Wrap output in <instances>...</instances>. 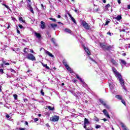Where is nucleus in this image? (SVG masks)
Instances as JSON below:
<instances>
[{"label": "nucleus", "mask_w": 130, "mask_h": 130, "mask_svg": "<svg viewBox=\"0 0 130 130\" xmlns=\"http://www.w3.org/2000/svg\"><path fill=\"white\" fill-rule=\"evenodd\" d=\"M112 71L113 73L115 74V77L117 78L118 80L119 81V83L121 85L122 88L125 90V91H126V88H125V86L124 85V81H123V79L121 78V75L117 72V70L115 69L114 67H112Z\"/></svg>", "instance_id": "f257e3e1"}, {"label": "nucleus", "mask_w": 130, "mask_h": 130, "mask_svg": "<svg viewBox=\"0 0 130 130\" xmlns=\"http://www.w3.org/2000/svg\"><path fill=\"white\" fill-rule=\"evenodd\" d=\"M23 55L25 57V58H27V59H29V60H32L34 61V60H36V58H35V56L34 55L31 54V53H23Z\"/></svg>", "instance_id": "f03ea898"}, {"label": "nucleus", "mask_w": 130, "mask_h": 130, "mask_svg": "<svg viewBox=\"0 0 130 130\" xmlns=\"http://www.w3.org/2000/svg\"><path fill=\"white\" fill-rule=\"evenodd\" d=\"M81 24L83 26V27H84V28L85 29H86V30H89L90 29V26L89 25V24L88 23H87V22H86V21H82L81 22Z\"/></svg>", "instance_id": "7ed1b4c3"}, {"label": "nucleus", "mask_w": 130, "mask_h": 130, "mask_svg": "<svg viewBox=\"0 0 130 130\" xmlns=\"http://www.w3.org/2000/svg\"><path fill=\"white\" fill-rule=\"evenodd\" d=\"M76 78H77V79H78V80H79L82 83V85H83V87H84V88H86V87H87L88 86L86 84V83L84 82V80H83V79H82V78H81L80 77V76H79V75H77Z\"/></svg>", "instance_id": "20e7f679"}, {"label": "nucleus", "mask_w": 130, "mask_h": 130, "mask_svg": "<svg viewBox=\"0 0 130 130\" xmlns=\"http://www.w3.org/2000/svg\"><path fill=\"white\" fill-rule=\"evenodd\" d=\"M59 119V117L56 116H54L50 118L51 121H53V122L58 121Z\"/></svg>", "instance_id": "39448f33"}, {"label": "nucleus", "mask_w": 130, "mask_h": 130, "mask_svg": "<svg viewBox=\"0 0 130 130\" xmlns=\"http://www.w3.org/2000/svg\"><path fill=\"white\" fill-rule=\"evenodd\" d=\"M63 63L65 67L66 68L67 70H68V71H69V72H72V69L70 68L69 65H68L66 60H63Z\"/></svg>", "instance_id": "423d86ee"}, {"label": "nucleus", "mask_w": 130, "mask_h": 130, "mask_svg": "<svg viewBox=\"0 0 130 130\" xmlns=\"http://www.w3.org/2000/svg\"><path fill=\"white\" fill-rule=\"evenodd\" d=\"M120 61V64L122 67H123V66H126V61L125 60L122 59H119Z\"/></svg>", "instance_id": "0eeeda50"}, {"label": "nucleus", "mask_w": 130, "mask_h": 130, "mask_svg": "<svg viewBox=\"0 0 130 130\" xmlns=\"http://www.w3.org/2000/svg\"><path fill=\"white\" fill-rule=\"evenodd\" d=\"M103 112L104 115L106 116V117H107L108 118H110V116H109V114H108V112H107V110H106V109L103 110Z\"/></svg>", "instance_id": "6e6552de"}, {"label": "nucleus", "mask_w": 130, "mask_h": 130, "mask_svg": "<svg viewBox=\"0 0 130 130\" xmlns=\"http://www.w3.org/2000/svg\"><path fill=\"white\" fill-rule=\"evenodd\" d=\"M50 26L51 27V28H52V29H53V30H55V28L57 27V24L51 23L50 24Z\"/></svg>", "instance_id": "1a4fd4ad"}, {"label": "nucleus", "mask_w": 130, "mask_h": 130, "mask_svg": "<svg viewBox=\"0 0 130 130\" xmlns=\"http://www.w3.org/2000/svg\"><path fill=\"white\" fill-rule=\"evenodd\" d=\"M121 126L122 127L123 130H128V129L126 127V126L123 123H121Z\"/></svg>", "instance_id": "9d476101"}, {"label": "nucleus", "mask_w": 130, "mask_h": 130, "mask_svg": "<svg viewBox=\"0 0 130 130\" xmlns=\"http://www.w3.org/2000/svg\"><path fill=\"white\" fill-rule=\"evenodd\" d=\"M45 53L46 54H47V55H49V56H50V57H54L53 55H52L51 53H50L49 51L47 50H45Z\"/></svg>", "instance_id": "9b49d317"}, {"label": "nucleus", "mask_w": 130, "mask_h": 130, "mask_svg": "<svg viewBox=\"0 0 130 130\" xmlns=\"http://www.w3.org/2000/svg\"><path fill=\"white\" fill-rule=\"evenodd\" d=\"M89 123H90V122L89 121V120H88V119L85 118L84 122V125L87 126V124H89Z\"/></svg>", "instance_id": "f8f14e48"}, {"label": "nucleus", "mask_w": 130, "mask_h": 130, "mask_svg": "<svg viewBox=\"0 0 130 130\" xmlns=\"http://www.w3.org/2000/svg\"><path fill=\"white\" fill-rule=\"evenodd\" d=\"M84 49L85 50V52L87 53L88 55H90V54H91V52H90V50L88 48H86L84 46Z\"/></svg>", "instance_id": "ddd939ff"}, {"label": "nucleus", "mask_w": 130, "mask_h": 130, "mask_svg": "<svg viewBox=\"0 0 130 130\" xmlns=\"http://www.w3.org/2000/svg\"><path fill=\"white\" fill-rule=\"evenodd\" d=\"M41 28L42 29H45V22L44 21L41 22Z\"/></svg>", "instance_id": "4468645a"}, {"label": "nucleus", "mask_w": 130, "mask_h": 130, "mask_svg": "<svg viewBox=\"0 0 130 130\" xmlns=\"http://www.w3.org/2000/svg\"><path fill=\"white\" fill-rule=\"evenodd\" d=\"M99 101L100 102V103H101V104H102L104 106L105 105V104H106V101H105L104 100H103V99H99Z\"/></svg>", "instance_id": "2eb2a0df"}, {"label": "nucleus", "mask_w": 130, "mask_h": 130, "mask_svg": "<svg viewBox=\"0 0 130 130\" xmlns=\"http://www.w3.org/2000/svg\"><path fill=\"white\" fill-rule=\"evenodd\" d=\"M111 62H112V63H113L114 64V66H118V63L117 62H116V61H115V60H114V59H111Z\"/></svg>", "instance_id": "dca6fc26"}, {"label": "nucleus", "mask_w": 130, "mask_h": 130, "mask_svg": "<svg viewBox=\"0 0 130 130\" xmlns=\"http://www.w3.org/2000/svg\"><path fill=\"white\" fill-rule=\"evenodd\" d=\"M122 18V17H121V16L119 15L115 17L116 20H117V21H120V20H121Z\"/></svg>", "instance_id": "f3484780"}, {"label": "nucleus", "mask_w": 130, "mask_h": 130, "mask_svg": "<svg viewBox=\"0 0 130 130\" xmlns=\"http://www.w3.org/2000/svg\"><path fill=\"white\" fill-rule=\"evenodd\" d=\"M100 46H101V47H102V48H103L104 49H105V48H106V46L105 45V44H104V43H101Z\"/></svg>", "instance_id": "a211bd4d"}, {"label": "nucleus", "mask_w": 130, "mask_h": 130, "mask_svg": "<svg viewBox=\"0 0 130 130\" xmlns=\"http://www.w3.org/2000/svg\"><path fill=\"white\" fill-rule=\"evenodd\" d=\"M65 32H66L67 33H69L70 34H71V33H72V30H71V29H69V28H66L64 29Z\"/></svg>", "instance_id": "6ab92c4d"}, {"label": "nucleus", "mask_w": 130, "mask_h": 130, "mask_svg": "<svg viewBox=\"0 0 130 130\" xmlns=\"http://www.w3.org/2000/svg\"><path fill=\"white\" fill-rule=\"evenodd\" d=\"M115 97L117 98V99H119V100H122V96L121 95H116Z\"/></svg>", "instance_id": "aec40b11"}, {"label": "nucleus", "mask_w": 130, "mask_h": 130, "mask_svg": "<svg viewBox=\"0 0 130 130\" xmlns=\"http://www.w3.org/2000/svg\"><path fill=\"white\" fill-rule=\"evenodd\" d=\"M23 51H24V53H26V54H27L28 52H29V50H28V48H25L23 49Z\"/></svg>", "instance_id": "412c9836"}, {"label": "nucleus", "mask_w": 130, "mask_h": 130, "mask_svg": "<svg viewBox=\"0 0 130 130\" xmlns=\"http://www.w3.org/2000/svg\"><path fill=\"white\" fill-rule=\"evenodd\" d=\"M28 8L29 9L30 12H31L32 14H34V11H33V8H32V7H31V5H29Z\"/></svg>", "instance_id": "4be33fe9"}, {"label": "nucleus", "mask_w": 130, "mask_h": 130, "mask_svg": "<svg viewBox=\"0 0 130 130\" xmlns=\"http://www.w3.org/2000/svg\"><path fill=\"white\" fill-rule=\"evenodd\" d=\"M84 128H85L86 130H93V128L92 127L87 128V126L84 125Z\"/></svg>", "instance_id": "5701e85b"}, {"label": "nucleus", "mask_w": 130, "mask_h": 130, "mask_svg": "<svg viewBox=\"0 0 130 130\" xmlns=\"http://www.w3.org/2000/svg\"><path fill=\"white\" fill-rule=\"evenodd\" d=\"M35 34H36V37H37V38H39V39L41 38V35H40V34L36 32Z\"/></svg>", "instance_id": "b1692460"}, {"label": "nucleus", "mask_w": 130, "mask_h": 130, "mask_svg": "<svg viewBox=\"0 0 130 130\" xmlns=\"http://www.w3.org/2000/svg\"><path fill=\"white\" fill-rule=\"evenodd\" d=\"M46 108H48V109H49V110H52V111H53V110H54V108H52L50 106H47Z\"/></svg>", "instance_id": "393cba45"}, {"label": "nucleus", "mask_w": 130, "mask_h": 130, "mask_svg": "<svg viewBox=\"0 0 130 130\" xmlns=\"http://www.w3.org/2000/svg\"><path fill=\"white\" fill-rule=\"evenodd\" d=\"M109 86L111 89H113V86H112V84L111 83V81H109Z\"/></svg>", "instance_id": "a878e982"}, {"label": "nucleus", "mask_w": 130, "mask_h": 130, "mask_svg": "<svg viewBox=\"0 0 130 130\" xmlns=\"http://www.w3.org/2000/svg\"><path fill=\"white\" fill-rule=\"evenodd\" d=\"M42 64L43 66L44 67V68H46V69H47V70H49V67H48V66H47V64H44L43 63H42Z\"/></svg>", "instance_id": "bb28decb"}, {"label": "nucleus", "mask_w": 130, "mask_h": 130, "mask_svg": "<svg viewBox=\"0 0 130 130\" xmlns=\"http://www.w3.org/2000/svg\"><path fill=\"white\" fill-rule=\"evenodd\" d=\"M3 6H4V7H5V8H6V9H8V10H10V11H11V9L10 8V7L9 6H8L7 5L5 4H2Z\"/></svg>", "instance_id": "cd10ccee"}, {"label": "nucleus", "mask_w": 130, "mask_h": 130, "mask_svg": "<svg viewBox=\"0 0 130 130\" xmlns=\"http://www.w3.org/2000/svg\"><path fill=\"white\" fill-rule=\"evenodd\" d=\"M111 48H112L111 46H106L105 49H106L107 50H109V49H111Z\"/></svg>", "instance_id": "c85d7f7f"}, {"label": "nucleus", "mask_w": 130, "mask_h": 130, "mask_svg": "<svg viewBox=\"0 0 130 130\" xmlns=\"http://www.w3.org/2000/svg\"><path fill=\"white\" fill-rule=\"evenodd\" d=\"M19 20L21 23H25V21L23 20V18L19 17Z\"/></svg>", "instance_id": "c756f323"}, {"label": "nucleus", "mask_w": 130, "mask_h": 130, "mask_svg": "<svg viewBox=\"0 0 130 130\" xmlns=\"http://www.w3.org/2000/svg\"><path fill=\"white\" fill-rule=\"evenodd\" d=\"M13 97L15 99V100H18V95L16 94H13Z\"/></svg>", "instance_id": "7c9ffc66"}, {"label": "nucleus", "mask_w": 130, "mask_h": 130, "mask_svg": "<svg viewBox=\"0 0 130 130\" xmlns=\"http://www.w3.org/2000/svg\"><path fill=\"white\" fill-rule=\"evenodd\" d=\"M107 109H110V106H108V105H107L106 104L104 106Z\"/></svg>", "instance_id": "2f4dec72"}, {"label": "nucleus", "mask_w": 130, "mask_h": 130, "mask_svg": "<svg viewBox=\"0 0 130 130\" xmlns=\"http://www.w3.org/2000/svg\"><path fill=\"white\" fill-rule=\"evenodd\" d=\"M71 19L75 24H77V22L74 17H72Z\"/></svg>", "instance_id": "473e14b6"}, {"label": "nucleus", "mask_w": 130, "mask_h": 130, "mask_svg": "<svg viewBox=\"0 0 130 130\" xmlns=\"http://www.w3.org/2000/svg\"><path fill=\"white\" fill-rule=\"evenodd\" d=\"M49 20H51L53 22H56V19L51 18V17L49 18Z\"/></svg>", "instance_id": "72a5a7b5"}, {"label": "nucleus", "mask_w": 130, "mask_h": 130, "mask_svg": "<svg viewBox=\"0 0 130 130\" xmlns=\"http://www.w3.org/2000/svg\"><path fill=\"white\" fill-rule=\"evenodd\" d=\"M18 26L20 28V29H23L24 28V26H23V25H22V24H19Z\"/></svg>", "instance_id": "f704fd0d"}, {"label": "nucleus", "mask_w": 130, "mask_h": 130, "mask_svg": "<svg viewBox=\"0 0 130 130\" xmlns=\"http://www.w3.org/2000/svg\"><path fill=\"white\" fill-rule=\"evenodd\" d=\"M106 9H108V8H110V5L109 4H107L106 6H105Z\"/></svg>", "instance_id": "c9c22d12"}, {"label": "nucleus", "mask_w": 130, "mask_h": 130, "mask_svg": "<svg viewBox=\"0 0 130 130\" xmlns=\"http://www.w3.org/2000/svg\"><path fill=\"white\" fill-rule=\"evenodd\" d=\"M51 41L52 42H53V43H54V44H55V45H56V44L55 43V41H54V39H52Z\"/></svg>", "instance_id": "e433bc0d"}, {"label": "nucleus", "mask_w": 130, "mask_h": 130, "mask_svg": "<svg viewBox=\"0 0 130 130\" xmlns=\"http://www.w3.org/2000/svg\"><path fill=\"white\" fill-rule=\"evenodd\" d=\"M47 35V37H48V38H50V37H51V36H50V35H49V32H47L46 33Z\"/></svg>", "instance_id": "4c0bfd02"}, {"label": "nucleus", "mask_w": 130, "mask_h": 130, "mask_svg": "<svg viewBox=\"0 0 130 130\" xmlns=\"http://www.w3.org/2000/svg\"><path fill=\"white\" fill-rule=\"evenodd\" d=\"M100 127H101V125H96L95 126V128H100Z\"/></svg>", "instance_id": "58836bf2"}, {"label": "nucleus", "mask_w": 130, "mask_h": 130, "mask_svg": "<svg viewBox=\"0 0 130 130\" xmlns=\"http://www.w3.org/2000/svg\"><path fill=\"white\" fill-rule=\"evenodd\" d=\"M41 93L42 96H44V92H43V90L42 89L41 90Z\"/></svg>", "instance_id": "ea45409f"}, {"label": "nucleus", "mask_w": 130, "mask_h": 130, "mask_svg": "<svg viewBox=\"0 0 130 130\" xmlns=\"http://www.w3.org/2000/svg\"><path fill=\"white\" fill-rule=\"evenodd\" d=\"M121 103L124 104V105H125V101H124V100H121Z\"/></svg>", "instance_id": "a19ab883"}, {"label": "nucleus", "mask_w": 130, "mask_h": 130, "mask_svg": "<svg viewBox=\"0 0 130 130\" xmlns=\"http://www.w3.org/2000/svg\"><path fill=\"white\" fill-rule=\"evenodd\" d=\"M10 71L11 73H16V71L14 69H10Z\"/></svg>", "instance_id": "79ce46f5"}, {"label": "nucleus", "mask_w": 130, "mask_h": 130, "mask_svg": "<svg viewBox=\"0 0 130 130\" xmlns=\"http://www.w3.org/2000/svg\"><path fill=\"white\" fill-rule=\"evenodd\" d=\"M110 22V21H109V20H107V21H106V23H105V25H108V24H109Z\"/></svg>", "instance_id": "37998d69"}, {"label": "nucleus", "mask_w": 130, "mask_h": 130, "mask_svg": "<svg viewBox=\"0 0 130 130\" xmlns=\"http://www.w3.org/2000/svg\"><path fill=\"white\" fill-rule=\"evenodd\" d=\"M94 120H95V121H99V119L98 118L95 117V118H94Z\"/></svg>", "instance_id": "c03bdc74"}, {"label": "nucleus", "mask_w": 130, "mask_h": 130, "mask_svg": "<svg viewBox=\"0 0 130 130\" xmlns=\"http://www.w3.org/2000/svg\"><path fill=\"white\" fill-rule=\"evenodd\" d=\"M19 8H22V7H23V4L22 3L20 4V2H19Z\"/></svg>", "instance_id": "a18cd8bd"}, {"label": "nucleus", "mask_w": 130, "mask_h": 130, "mask_svg": "<svg viewBox=\"0 0 130 130\" xmlns=\"http://www.w3.org/2000/svg\"><path fill=\"white\" fill-rule=\"evenodd\" d=\"M34 121H35V122H37V121H38V118H35Z\"/></svg>", "instance_id": "49530a36"}, {"label": "nucleus", "mask_w": 130, "mask_h": 130, "mask_svg": "<svg viewBox=\"0 0 130 130\" xmlns=\"http://www.w3.org/2000/svg\"><path fill=\"white\" fill-rule=\"evenodd\" d=\"M0 73H1L2 74H4V70L0 69Z\"/></svg>", "instance_id": "de8ad7c7"}, {"label": "nucleus", "mask_w": 130, "mask_h": 130, "mask_svg": "<svg viewBox=\"0 0 130 130\" xmlns=\"http://www.w3.org/2000/svg\"><path fill=\"white\" fill-rule=\"evenodd\" d=\"M68 16H69L70 18H71V19L73 17V16H72V15H71V14L68 13Z\"/></svg>", "instance_id": "09e8293b"}, {"label": "nucleus", "mask_w": 130, "mask_h": 130, "mask_svg": "<svg viewBox=\"0 0 130 130\" xmlns=\"http://www.w3.org/2000/svg\"><path fill=\"white\" fill-rule=\"evenodd\" d=\"M102 120H103L104 121H107V119L104 118V119H102Z\"/></svg>", "instance_id": "8fccbe9b"}, {"label": "nucleus", "mask_w": 130, "mask_h": 130, "mask_svg": "<svg viewBox=\"0 0 130 130\" xmlns=\"http://www.w3.org/2000/svg\"><path fill=\"white\" fill-rule=\"evenodd\" d=\"M107 34H108V35H110V36H111V32H110V31L108 32H107Z\"/></svg>", "instance_id": "3c124183"}, {"label": "nucleus", "mask_w": 130, "mask_h": 130, "mask_svg": "<svg viewBox=\"0 0 130 130\" xmlns=\"http://www.w3.org/2000/svg\"><path fill=\"white\" fill-rule=\"evenodd\" d=\"M6 117H7V118H10V115H9V114H7Z\"/></svg>", "instance_id": "603ef678"}, {"label": "nucleus", "mask_w": 130, "mask_h": 130, "mask_svg": "<svg viewBox=\"0 0 130 130\" xmlns=\"http://www.w3.org/2000/svg\"><path fill=\"white\" fill-rule=\"evenodd\" d=\"M19 130H26L25 128H19Z\"/></svg>", "instance_id": "864d4df0"}, {"label": "nucleus", "mask_w": 130, "mask_h": 130, "mask_svg": "<svg viewBox=\"0 0 130 130\" xmlns=\"http://www.w3.org/2000/svg\"><path fill=\"white\" fill-rule=\"evenodd\" d=\"M19 4H22L24 5V1H21L20 2H19Z\"/></svg>", "instance_id": "5fc2aeb1"}, {"label": "nucleus", "mask_w": 130, "mask_h": 130, "mask_svg": "<svg viewBox=\"0 0 130 130\" xmlns=\"http://www.w3.org/2000/svg\"><path fill=\"white\" fill-rule=\"evenodd\" d=\"M11 26L8 24L7 26V29H9L10 28Z\"/></svg>", "instance_id": "6e6d98bb"}, {"label": "nucleus", "mask_w": 130, "mask_h": 130, "mask_svg": "<svg viewBox=\"0 0 130 130\" xmlns=\"http://www.w3.org/2000/svg\"><path fill=\"white\" fill-rule=\"evenodd\" d=\"M73 95H74V96H75L76 97H78V95H77V94L75 93H73Z\"/></svg>", "instance_id": "4d7b16f0"}, {"label": "nucleus", "mask_w": 130, "mask_h": 130, "mask_svg": "<svg viewBox=\"0 0 130 130\" xmlns=\"http://www.w3.org/2000/svg\"><path fill=\"white\" fill-rule=\"evenodd\" d=\"M118 3L119 4H121V1L120 0H118Z\"/></svg>", "instance_id": "13d9d810"}, {"label": "nucleus", "mask_w": 130, "mask_h": 130, "mask_svg": "<svg viewBox=\"0 0 130 130\" xmlns=\"http://www.w3.org/2000/svg\"><path fill=\"white\" fill-rule=\"evenodd\" d=\"M103 3H104V4H106V0H102Z\"/></svg>", "instance_id": "bf43d9fd"}, {"label": "nucleus", "mask_w": 130, "mask_h": 130, "mask_svg": "<svg viewBox=\"0 0 130 130\" xmlns=\"http://www.w3.org/2000/svg\"><path fill=\"white\" fill-rule=\"evenodd\" d=\"M122 55H123V56H125L126 55V54L125 53H124L122 54Z\"/></svg>", "instance_id": "052dcab7"}, {"label": "nucleus", "mask_w": 130, "mask_h": 130, "mask_svg": "<svg viewBox=\"0 0 130 130\" xmlns=\"http://www.w3.org/2000/svg\"><path fill=\"white\" fill-rule=\"evenodd\" d=\"M5 65L6 66H10V63H8V62L5 63Z\"/></svg>", "instance_id": "680f3d73"}, {"label": "nucleus", "mask_w": 130, "mask_h": 130, "mask_svg": "<svg viewBox=\"0 0 130 130\" xmlns=\"http://www.w3.org/2000/svg\"><path fill=\"white\" fill-rule=\"evenodd\" d=\"M127 9H128V10H130V5H128L127 6Z\"/></svg>", "instance_id": "e2e57ef3"}, {"label": "nucleus", "mask_w": 130, "mask_h": 130, "mask_svg": "<svg viewBox=\"0 0 130 130\" xmlns=\"http://www.w3.org/2000/svg\"><path fill=\"white\" fill-rule=\"evenodd\" d=\"M17 33H18V34H20L21 33V32H20V30L17 29Z\"/></svg>", "instance_id": "0e129e2a"}, {"label": "nucleus", "mask_w": 130, "mask_h": 130, "mask_svg": "<svg viewBox=\"0 0 130 130\" xmlns=\"http://www.w3.org/2000/svg\"><path fill=\"white\" fill-rule=\"evenodd\" d=\"M30 52H31V53H34V51L33 50H31Z\"/></svg>", "instance_id": "69168bd1"}, {"label": "nucleus", "mask_w": 130, "mask_h": 130, "mask_svg": "<svg viewBox=\"0 0 130 130\" xmlns=\"http://www.w3.org/2000/svg\"><path fill=\"white\" fill-rule=\"evenodd\" d=\"M25 124H26V125H28V122L25 121Z\"/></svg>", "instance_id": "338daca9"}, {"label": "nucleus", "mask_w": 130, "mask_h": 130, "mask_svg": "<svg viewBox=\"0 0 130 130\" xmlns=\"http://www.w3.org/2000/svg\"><path fill=\"white\" fill-rule=\"evenodd\" d=\"M2 61L3 62H4V63H5L6 61L4 60V59H2Z\"/></svg>", "instance_id": "774afa93"}]
</instances>
